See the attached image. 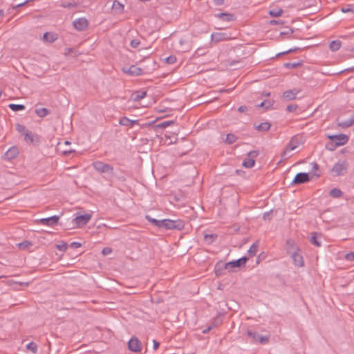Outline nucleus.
Here are the masks:
<instances>
[{
	"mask_svg": "<svg viewBox=\"0 0 354 354\" xmlns=\"http://www.w3.org/2000/svg\"><path fill=\"white\" fill-rule=\"evenodd\" d=\"M184 223L180 220L173 221L170 219H163L162 221V227L166 230H180L184 228Z\"/></svg>",
	"mask_w": 354,
	"mask_h": 354,
	"instance_id": "1",
	"label": "nucleus"
},
{
	"mask_svg": "<svg viewBox=\"0 0 354 354\" xmlns=\"http://www.w3.org/2000/svg\"><path fill=\"white\" fill-rule=\"evenodd\" d=\"M300 144L299 138L297 136L292 138L290 141L288 142L286 148L281 153V158L283 159H287L289 156H288V151L295 149Z\"/></svg>",
	"mask_w": 354,
	"mask_h": 354,
	"instance_id": "2",
	"label": "nucleus"
},
{
	"mask_svg": "<svg viewBox=\"0 0 354 354\" xmlns=\"http://www.w3.org/2000/svg\"><path fill=\"white\" fill-rule=\"evenodd\" d=\"M95 169L100 173L113 174V168L109 164L104 163L100 161L93 162Z\"/></svg>",
	"mask_w": 354,
	"mask_h": 354,
	"instance_id": "3",
	"label": "nucleus"
},
{
	"mask_svg": "<svg viewBox=\"0 0 354 354\" xmlns=\"http://www.w3.org/2000/svg\"><path fill=\"white\" fill-rule=\"evenodd\" d=\"M347 169L348 163L346 162V161H339L334 165V166L331 169V172L334 173L335 176H340L346 173Z\"/></svg>",
	"mask_w": 354,
	"mask_h": 354,
	"instance_id": "4",
	"label": "nucleus"
},
{
	"mask_svg": "<svg viewBox=\"0 0 354 354\" xmlns=\"http://www.w3.org/2000/svg\"><path fill=\"white\" fill-rule=\"evenodd\" d=\"M247 335L248 337H251L254 342H259L262 344L268 343L270 340V335H260L257 332H253L250 330L247 331Z\"/></svg>",
	"mask_w": 354,
	"mask_h": 354,
	"instance_id": "5",
	"label": "nucleus"
},
{
	"mask_svg": "<svg viewBox=\"0 0 354 354\" xmlns=\"http://www.w3.org/2000/svg\"><path fill=\"white\" fill-rule=\"evenodd\" d=\"M248 260V257H243L237 260L232 261L225 263L224 268L225 269H229V270L230 271V269H232V268H241V267L245 266V264L246 263Z\"/></svg>",
	"mask_w": 354,
	"mask_h": 354,
	"instance_id": "6",
	"label": "nucleus"
},
{
	"mask_svg": "<svg viewBox=\"0 0 354 354\" xmlns=\"http://www.w3.org/2000/svg\"><path fill=\"white\" fill-rule=\"evenodd\" d=\"M327 138L336 142L338 147L346 144L348 141V137L345 134L328 135Z\"/></svg>",
	"mask_w": 354,
	"mask_h": 354,
	"instance_id": "7",
	"label": "nucleus"
},
{
	"mask_svg": "<svg viewBox=\"0 0 354 354\" xmlns=\"http://www.w3.org/2000/svg\"><path fill=\"white\" fill-rule=\"evenodd\" d=\"M310 177L308 173H298L294 178L292 185H299L310 181Z\"/></svg>",
	"mask_w": 354,
	"mask_h": 354,
	"instance_id": "8",
	"label": "nucleus"
},
{
	"mask_svg": "<svg viewBox=\"0 0 354 354\" xmlns=\"http://www.w3.org/2000/svg\"><path fill=\"white\" fill-rule=\"evenodd\" d=\"M91 218V214H85L77 216L74 218L73 222L78 227H83L90 221Z\"/></svg>",
	"mask_w": 354,
	"mask_h": 354,
	"instance_id": "9",
	"label": "nucleus"
},
{
	"mask_svg": "<svg viewBox=\"0 0 354 354\" xmlns=\"http://www.w3.org/2000/svg\"><path fill=\"white\" fill-rule=\"evenodd\" d=\"M128 348L131 351L140 352L141 351V343L137 337H133L128 342Z\"/></svg>",
	"mask_w": 354,
	"mask_h": 354,
	"instance_id": "10",
	"label": "nucleus"
},
{
	"mask_svg": "<svg viewBox=\"0 0 354 354\" xmlns=\"http://www.w3.org/2000/svg\"><path fill=\"white\" fill-rule=\"evenodd\" d=\"M122 71L127 74H129L132 76H138L142 74V69L140 67H138L135 65H131L129 67H123Z\"/></svg>",
	"mask_w": 354,
	"mask_h": 354,
	"instance_id": "11",
	"label": "nucleus"
},
{
	"mask_svg": "<svg viewBox=\"0 0 354 354\" xmlns=\"http://www.w3.org/2000/svg\"><path fill=\"white\" fill-rule=\"evenodd\" d=\"M59 219V216L55 215L48 218H41L39 223L45 225L54 226L58 223Z\"/></svg>",
	"mask_w": 354,
	"mask_h": 354,
	"instance_id": "12",
	"label": "nucleus"
},
{
	"mask_svg": "<svg viewBox=\"0 0 354 354\" xmlns=\"http://www.w3.org/2000/svg\"><path fill=\"white\" fill-rule=\"evenodd\" d=\"M19 149L17 147H10L3 155V158L10 160L16 158L19 155Z\"/></svg>",
	"mask_w": 354,
	"mask_h": 354,
	"instance_id": "13",
	"label": "nucleus"
},
{
	"mask_svg": "<svg viewBox=\"0 0 354 354\" xmlns=\"http://www.w3.org/2000/svg\"><path fill=\"white\" fill-rule=\"evenodd\" d=\"M75 28L79 31H82L88 26V21L85 18H79L73 23Z\"/></svg>",
	"mask_w": 354,
	"mask_h": 354,
	"instance_id": "14",
	"label": "nucleus"
},
{
	"mask_svg": "<svg viewBox=\"0 0 354 354\" xmlns=\"http://www.w3.org/2000/svg\"><path fill=\"white\" fill-rule=\"evenodd\" d=\"M212 40L214 42H219L221 41H225L230 39V35L226 32H213L212 34Z\"/></svg>",
	"mask_w": 354,
	"mask_h": 354,
	"instance_id": "15",
	"label": "nucleus"
},
{
	"mask_svg": "<svg viewBox=\"0 0 354 354\" xmlns=\"http://www.w3.org/2000/svg\"><path fill=\"white\" fill-rule=\"evenodd\" d=\"M300 92L299 89L293 88L283 92V98L286 100H292L296 98L297 95Z\"/></svg>",
	"mask_w": 354,
	"mask_h": 354,
	"instance_id": "16",
	"label": "nucleus"
},
{
	"mask_svg": "<svg viewBox=\"0 0 354 354\" xmlns=\"http://www.w3.org/2000/svg\"><path fill=\"white\" fill-rule=\"evenodd\" d=\"M295 265L298 267H302L304 266V259L302 255L299 252H295L293 254H290Z\"/></svg>",
	"mask_w": 354,
	"mask_h": 354,
	"instance_id": "17",
	"label": "nucleus"
},
{
	"mask_svg": "<svg viewBox=\"0 0 354 354\" xmlns=\"http://www.w3.org/2000/svg\"><path fill=\"white\" fill-rule=\"evenodd\" d=\"M286 250L288 254H293L295 252H300L295 241L292 239H288L286 241Z\"/></svg>",
	"mask_w": 354,
	"mask_h": 354,
	"instance_id": "18",
	"label": "nucleus"
},
{
	"mask_svg": "<svg viewBox=\"0 0 354 354\" xmlns=\"http://www.w3.org/2000/svg\"><path fill=\"white\" fill-rule=\"evenodd\" d=\"M119 124L122 126L132 127H133L134 124H138V120H131L129 119L127 117H122L120 118Z\"/></svg>",
	"mask_w": 354,
	"mask_h": 354,
	"instance_id": "19",
	"label": "nucleus"
},
{
	"mask_svg": "<svg viewBox=\"0 0 354 354\" xmlns=\"http://www.w3.org/2000/svg\"><path fill=\"white\" fill-rule=\"evenodd\" d=\"M318 236H321L320 234H317V232L310 233V236L309 239L310 242L317 246L320 247L322 245L321 241L318 239Z\"/></svg>",
	"mask_w": 354,
	"mask_h": 354,
	"instance_id": "20",
	"label": "nucleus"
},
{
	"mask_svg": "<svg viewBox=\"0 0 354 354\" xmlns=\"http://www.w3.org/2000/svg\"><path fill=\"white\" fill-rule=\"evenodd\" d=\"M216 17L225 21H231L235 19L234 15L230 13L221 12L216 15Z\"/></svg>",
	"mask_w": 354,
	"mask_h": 354,
	"instance_id": "21",
	"label": "nucleus"
},
{
	"mask_svg": "<svg viewBox=\"0 0 354 354\" xmlns=\"http://www.w3.org/2000/svg\"><path fill=\"white\" fill-rule=\"evenodd\" d=\"M112 10L116 14H120L124 10V6L117 0H115L112 5Z\"/></svg>",
	"mask_w": 354,
	"mask_h": 354,
	"instance_id": "22",
	"label": "nucleus"
},
{
	"mask_svg": "<svg viewBox=\"0 0 354 354\" xmlns=\"http://www.w3.org/2000/svg\"><path fill=\"white\" fill-rule=\"evenodd\" d=\"M43 39L46 41L52 43L57 39V37L55 34L51 32H45L44 34Z\"/></svg>",
	"mask_w": 354,
	"mask_h": 354,
	"instance_id": "23",
	"label": "nucleus"
},
{
	"mask_svg": "<svg viewBox=\"0 0 354 354\" xmlns=\"http://www.w3.org/2000/svg\"><path fill=\"white\" fill-rule=\"evenodd\" d=\"M270 124L268 122H262L257 126H254V128L259 131H266L269 130L270 128Z\"/></svg>",
	"mask_w": 354,
	"mask_h": 354,
	"instance_id": "24",
	"label": "nucleus"
},
{
	"mask_svg": "<svg viewBox=\"0 0 354 354\" xmlns=\"http://www.w3.org/2000/svg\"><path fill=\"white\" fill-rule=\"evenodd\" d=\"M35 111L36 114L40 118H44L50 113V110L47 109L46 108L36 109Z\"/></svg>",
	"mask_w": 354,
	"mask_h": 354,
	"instance_id": "25",
	"label": "nucleus"
},
{
	"mask_svg": "<svg viewBox=\"0 0 354 354\" xmlns=\"http://www.w3.org/2000/svg\"><path fill=\"white\" fill-rule=\"evenodd\" d=\"M354 123V117L346 120L338 122V125L342 128H348Z\"/></svg>",
	"mask_w": 354,
	"mask_h": 354,
	"instance_id": "26",
	"label": "nucleus"
},
{
	"mask_svg": "<svg viewBox=\"0 0 354 354\" xmlns=\"http://www.w3.org/2000/svg\"><path fill=\"white\" fill-rule=\"evenodd\" d=\"M146 219L149 221L151 223H152L153 225L161 228L162 227V220H157L156 218H151L149 215H146L145 216Z\"/></svg>",
	"mask_w": 354,
	"mask_h": 354,
	"instance_id": "27",
	"label": "nucleus"
},
{
	"mask_svg": "<svg viewBox=\"0 0 354 354\" xmlns=\"http://www.w3.org/2000/svg\"><path fill=\"white\" fill-rule=\"evenodd\" d=\"M341 41L339 40L332 41L329 44V48L332 51H337L341 47Z\"/></svg>",
	"mask_w": 354,
	"mask_h": 354,
	"instance_id": "28",
	"label": "nucleus"
},
{
	"mask_svg": "<svg viewBox=\"0 0 354 354\" xmlns=\"http://www.w3.org/2000/svg\"><path fill=\"white\" fill-rule=\"evenodd\" d=\"M216 238L217 235L215 234H206L204 235V240L208 244L212 243L216 239Z\"/></svg>",
	"mask_w": 354,
	"mask_h": 354,
	"instance_id": "29",
	"label": "nucleus"
},
{
	"mask_svg": "<svg viewBox=\"0 0 354 354\" xmlns=\"http://www.w3.org/2000/svg\"><path fill=\"white\" fill-rule=\"evenodd\" d=\"M330 196L333 198H339L343 195V192L337 188H333L330 191Z\"/></svg>",
	"mask_w": 354,
	"mask_h": 354,
	"instance_id": "30",
	"label": "nucleus"
},
{
	"mask_svg": "<svg viewBox=\"0 0 354 354\" xmlns=\"http://www.w3.org/2000/svg\"><path fill=\"white\" fill-rule=\"evenodd\" d=\"M259 244L258 242L254 243L248 250V254L250 257L254 256L258 250Z\"/></svg>",
	"mask_w": 354,
	"mask_h": 354,
	"instance_id": "31",
	"label": "nucleus"
},
{
	"mask_svg": "<svg viewBox=\"0 0 354 354\" xmlns=\"http://www.w3.org/2000/svg\"><path fill=\"white\" fill-rule=\"evenodd\" d=\"M254 163L255 161L254 159L247 158L243 160L242 165L246 168H252L254 165Z\"/></svg>",
	"mask_w": 354,
	"mask_h": 354,
	"instance_id": "32",
	"label": "nucleus"
},
{
	"mask_svg": "<svg viewBox=\"0 0 354 354\" xmlns=\"http://www.w3.org/2000/svg\"><path fill=\"white\" fill-rule=\"evenodd\" d=\"M274 104V101L272 100H264L260 104H259L257 107H263L266 109L270 108Z\"/></svg>",
	"mask_w": 354,
	"mask_h": 354,
	"instance_id": "33",
	"label": "nucleus"
},
{
	"mask_svg": "<svg viewBox=\"0 0 354 354\" xmlns=\"http://www.w3.org/2000/svg\"><path fill=\"white\" fill-rule=\"evenodd\" d=\"M8 107L13 111H22L25 109V106L23 104H10Z\"/></svg>",
	"mask_w": 354,
	"mask_h": 354,
	"instance_id": "34",
	"label": "nucleus"
},
{
	"mask_svg": "<svg viewBox=\"0 0 354 354\" xmlns=\"http://www.w3.org/2000/svg\"><path fill=\"white\" fill-rule=\"evenodd\" d=\"M26 348L28 351H30L34 354H36L37 352V345L33 342H31L29 344H28L26 345Z\"/></svg>",
	"mask_w": 354,
	"mask_h": 354,
	"instance_id": "35",
	"label": "nucleus"
},
{
	"mask_svg": "<svg viewBox=\"0 0 354 354\" xmlns=\"http://www.w3.org/2000/svg\"><path fill=\"white\" fill-rule=\"evenodd\" d=\"M302 64L300 62H286L283 64L284 67L286 68H296L298 66H301Z\"/></svg>",
	"mask_w": 354,
	"mask_h": 354,
	"instance_id": "36",
	"label": "nucleus"
},
{
	"mask_svg": "<svg viewBox=\"0 0 354 354\" xmlns=\"http://www.w3.org/2000/svg\"><path fill=\"white\" fill-rule=\"evenodd\" d=\"M32 245V243L29 241H24L18 244L19 248L21 250H27Z\"/></svg>",
	"mask_w": 354,
	"mask_h": 354,
	"instance_id": "37",
	"label": "nucleus"
},
{
	"mask_svg": "<svg viewBox=\"0 0 354 354\" xmlns=\"http://www.w3.org/2000/svg\"><path fill=\"white\" fill-rule=\"evenodd\" d=\"M283 13V10L279 8V9H272V10H270L269 11V14L271 17H279L281 15V14Z\"/></svg>",
	"mask_w": 354,
	"mask_h": 354,
	"instance_id": "38",
	"label": "nucleus"
},
{
	"mask_svg": "<svg viewBox=\"0 0 354 354\" xmlns=\"http://www.w3.org/2000/svg\"><path fill=\"white\" fill-rule=\"evenodd\" d=\"M338 147V145H337L336 142H335L333 140H330L326 143V149L328 151H334L337 147Z\"/></svg>",
	"mask_w": 354,
	"mask_h": 354,
	"instance_id": "39",
	"label": "nucleus"
},
{
	"mask_svg": "<svg viewBox=\"0 0 354 354\" xmlns=\"http://www.w3.org/2000/svg\"><path fill=\"white\" fill-rule=\"evenodd\" d=\"M236 136L232 133H228L226 136L225 142L227 144H232L236 142Z\"/></svg>",
	"mask_w": 354,
	"mask_h": 354,
	"instance_id": "40",
	"label": "nucleus"
},
{
	"mask_svg": "<svg viewBox=\"0 0 354 354\" xmlns=\"http://www.w3.org/2000/svg\"><path fill=\"white\" fill-rule=\"evenodd\" d=\"M147 95V91H138L134 95L133 100L135 101H138L142 98H144Z\"/></svg>",
	"mask_w": 354,
	"mask_h": 354,
	"instance_id": "41",
	"label": "nucleus"
},
{
	"mask_svg": "<svg viewBox=\"0 0 354 354\" xmlns=\"http://www.w3.org/2000/svg\"><path fill=\"white\" fill-rule=\"evenodd\" d=\"M223 270H226L225 268H224V265L223 264H220V263H217L216 265V267H215V273L217 276H220L222 274V272Z\"/></svg>",
	"mask_w": 354,
	"mask_h": 354,
	"instance_id": "42",
	"label": "nucleus"
},
{
	"mask_svg": "<svg viewBox=\"0 0 354 354\" xmlns=\"http://www.w3.org/2000/svg\"><path fill=\"white\" fill-rule=\"evenodd\" d=\"M342 12H352L354 14V6L353 5H346L341 8Z\"/></svg>",
	"mask_w": 354,
	"mask_h": 354,
	"instance_id": "43",
	"label": "nucleus"
},
{
	"mask_svg": "<svg viewBox=\"0 0 354 354\" xmlns=\"http://www.w3.org/2000/svg\"><path fill=\"white\" fill-rule=\"evenodd\" d=\"M55 247L59 251L64 252L67 249L68 245L66 243L62 241L59 243L56 244Z\"/></svg>",
	"mask_w": 354,
	"mask_h": 354,
	"instance_id": "44",
	"label": "nucleus"
},
{
	"mask_svg": "<svg viewBox=\"0 0 354 354\" xmlns=\"http://www.w3.org/2000/svg\"><path fill=\"white\" fill-rule=\"evenodd\" d=\"M24 136L26 140H29L30 142H34V135L31 132L26 131V132L24 134Z\"/></svg>",
	"mask_w": 354,
	"mask_h": 354,
	"instance_id": "45",
	"label": "nucleus"
},
{
	"mask_svg": "<svg viewBox=\"0 0 354 354\" xmlns=\"http://www.w3.org/2000/svg\"><path fill=\"white\" fill-rule=\"evenodd\" d=\"M216 322H217V319H214V322L212 323L210 326L207 327L206 329L203 330V333L206 334L209 331H210L212 328L216 327L218 325Z\"/></svg>",
	"mask_w": 354,
	"mask_h": 354,
	"instance_id": "46",
	"label": "nucleus"
},
{
	"mask_svg": "<svg viewBox=\"0 0 354 354\" xmlns=\"http://www.w3.org/2000/svg\"><path fill=\"white\" fill-rule=\"evenodd\" d=\"M174 123L173 120L163 121L160 122L158 126L161 128L167 127Z\"/></svg>",
	"mask_w": 354,
	"mask_h": 354,
	"instance_id": "47",
	"label": "nucleus"
},
{
	"mask_svg": "<svg viewBox=\"0 0 354 354\" xmlns=\"http://www.w3.org/2000/svg\"><path fill=\"white\" fill-rule=\"evenodd\" d=\"M16 129L19 132V133H23L24 134H25V133L26 132V131H28L25 126L22 125V124H17L16 125Z\"/></svg>",
	"mask_w": 354,
	"mask_h": 354,
	"instance_id": "48",
	"label": "nucleus"
},
{
	"mask_svg": "<svg viewBox=\"0 0 354 354\" xmlns=\"http://www.w3.org/2000/svg\"><path fill=\"white\" fill-rule=\"evenodd\" d=\"M176 62V57L174 55L169 56L165 58V62L169 64H174Z\"/></svg>",
	"mask_w": 354,
	"mask_h": 354,
	"instance_id": "49",
	"label": "nucleus"
},
{
	"mask_svg": "<svg viewBox=\"0 0 354 354\" xmlns=\"http://www.w3.org/2000/svg\"><path fill=\"white\" fill-rule=\"evenodd\" d=\"M345 259L349 261H354V252H351L345 255Z\"/></svg>",
	"mask_w": 354,
	"mask_h": 354,
	"instance_id": "50",
	"label": "nucleus"
},
{
	"mask_svg": "<svg viewBox=\"0 0 354 354\" xmlns=\"http://www.w3.org/2000/svg\"><path fill=\"white\" fill-rule=\"evenodd\" d=\"M140 41L138 39H135L131 41V46L133 48H136L139 46Z\"/></svg>",
	"mask_w": 354,
	"mask_h": 354,
	"instance_id": "51",
	"label": "nucleus"
},
{
	"mask_svg": "<svg viewBox=\"0 0 354 354\" xmlns=\"http://www.w3.org/2000/svg\"><path fill=\"white\" fill-rule=\"evenodd\" d=\"M298 108V106L297 104H289L286 107V110L288 112H293L296 111V109Z\"/></svg>",
	"mask_w": 354,
	"mask_h": 354,
	"instance_id": "52",
	"label": "nucleus"
},
{
	"mask_svg": "<svg viewBox=\"0 0 354 354\" xmlns=\"http://www.w3.org/2000/svg\"><path fill=\"white\" fill-rule=\"evenodd\" d=\"M259 153L257 151H251L248 153V158L254 159L258 156Z\"/></svg>",
	"mask_w": 354,
	"mask_h": 354,
	"instance_id": "53",
	"label": "nucleus"
},
{
	"mask_svg": "<svg viewBox=\"0 0 354 354\" xmlns=\"http://www.w3.org/2000/svg\"><path fill=\"white\" fill-rule=\"evenodd\" d=\"M283 24V21H281V20H274V19H272V20H270V24L271 25H279V24Z\"/></svg>",
	"mask_w": 354,
	"mask_h": 354,
	"instance_id": "54",
	"label": "nucleus"
},
{
	"mask_svg": "<svg viewBox=\"0 0 354 354\" xmlns=\"http://www.w3.org/2000/svg\"><path fill=\"white\" fill-rule=\"evenodd\" d=\"M70 246L72 248H78L80 247H81V243H78V242H73L70 244Z\"/></svg>",
	"mask_w": 354,
	"mask_h": 354,
	"instance_id": "55",
	"label": "nucleus"
},
{
	"mask_svg": "<svg viewBox=\"0 0 354 354\" xmlns=\"http://www.w3.org/2000/svg\"><path fill=\"white\" fill-rule=\"evenodd\" d=\"M63 6L64 8H73V7H77V4L76 3H68L64 4Z\"/></svg>",
	"mask_w": 354,
	"mask_h": 354,
	"instance_id": "56",
	"label": "nucleus"
},
{
	"mask_svg": "<svg viewBox=\"0 0 354 354\" xmlns=\"http://www.w3.org/2000/svg\"><path fill=\"white\" fill-rule=\"evenodd\" d=\"M111 252V249L109 248H104L102 250V254L104 255L109 254Z\"/></svg>",
	"mask_w": 354,
	"mask_h": 354,
	"instance_id": "57",
	"label": "nucleus"
},
{
	"mask_svg": "<svg viewBox=\"0 0 354 354\" xmlns=\"http://www.w3.org/2000/svg\"><path fill=\"white\" fill-rule=\"evenodd\" d=\"M312 171H316L319 169V165L316 162H313L312 163Z\"/></svg>",
	"mask_w": 354,
	"mask_h": 354,
	"instance_id": "58",
	"label": "nucleus"
},
{
	"mask_svg": "<svg viewBox=\"0 0 354 354\" xmlns=\"http://www.w3.org/2000/svg\"><path fill=\"white\" fill-rule=\"evenodd\" d=\"M271 212H272V211L265 212L263 215V219L264 220L270 219V215Z\"/></svg>",
	"mask_w": 354,
	"mask_h": 354,
	"instance_id": "59",
	"label": "nucleus"
},
{
	"mask_svg": "<svg viewBox=\"0 0 354 354\" xmlns=\"http://www.w3.org/2000/svg\"><path fill=\"white\" fill-rule=\"evenodd\" d=\"M216 6H221L224 3V0H213Z\"/></svg>",
	"mask_w": 354,
	"mask_h": 354,
	"instance_id": "60",
	"label": "nucleus"
},
{
	"mask_svg": "<svg viewBox=\"0 0 354 354\" xmlns=\"http://www.w3.org/2000/svg\"><path fill=\"white\" fill-rule=\"evenodd\" d=\"M248 110V107L246 106H241L239 107L238 111L241 113L245 112Z\"/></svg>",
	"mask_w": 354,
	"mask_h": 354,
	"instance_id": "61",
	"label": "nucleus"
},
{
	"mask_svg": "<svg viewBox=\"0 0 354 354\" xmlns=\"http://www.w3.org/2000/svg\"><path fill=\"white\" fill-rule=\"evenodd\" d=\"M153 349L154 350H156L158 348L159 346H160V343L158 342H157L156 340H153Z\"/></svg>",
	"mask_w": 354,
	"mask_h": 354,
	"instance_id": "62",
	"label": "nucleus"
},
{
	"mask_svg": "<svg viewBox=\"0 0 354 354\" xmlns=\"http://www.w3.org/2000/svg\"><path fill=\"white\" fill-rule=\"evenodd\" d=\"M28 1H29V0H26L24 3H21L16 5L15 6L13 7V8H17L21 7V6H24L25 4H26Z\"/></svg>",
	"mask_w": 354,
	"mask_h": 354,
	"instance_id": "63",
	"label": "nucleus"
},
{
	"mask_svg": "<svg viewBox=\"0 0 354 354\" xmlns=\"http://www.w3.org/2000/svg\"><path fill=\"white\" fill-rule=\"evenodd\" d=\"M74 150H72V149H70V150H64L63 151V153L65 154V155H67V154H69L72 152H73Z\"/></svg>",
	"mask_w": 354,
	"mask_h": 354,
	"instance_id": "64",
	"label": "nucleus"
}]
</instances>
